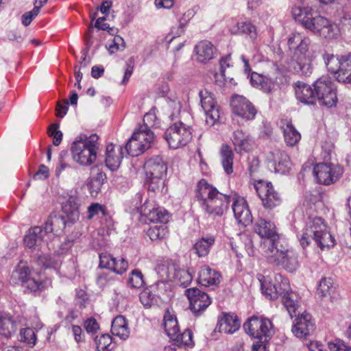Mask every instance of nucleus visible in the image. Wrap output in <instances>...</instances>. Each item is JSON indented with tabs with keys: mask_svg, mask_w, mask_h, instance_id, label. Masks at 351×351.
I'll use <instances>...</instances> for the list:
<instances>
[{
	"mask_svg": "<svg viewBox=\"0 0 351 351\" xmlns=\"http://www.w3.org/2000/svg\"><path fill=\"white\" fill-rule=\"evenodd\" d=\"M84 328L87 332L95 333L99 328V324L93 317H90L84 322Z\"/></svg>",
	"mask_w": 351,
	"mask_h": 351,
	"instance_id": "obj_63",
	"label": "nucleus"
},
{
	"mask_svg": "<svg viewBox=\"0 0 351 351\" xmlns=\"http://www.w3.org/2000/svg\"><path fill=\"white\" fill-rule=\"evenodd\" d=\"M221 164L225 172L230 174L233 171V152L232 149L227 145L222 146L221 149Z\"/></svg>",
	"mask_w": 351,
	"mask_h": 351,
	"instance_id": "obj_43",
	"label": "nucleus"
},
{
	"mask_svg": "<svg viewBox=\"0 0 351 351\" xmlns=\"http://www.w3.org/2000/svg\"><path fill=\"white\" fill-rule=\"evenodd\" d=\"M232 211L238 223L247 226L252 223V215L246 201L240 197H232Z\"/></svg>",
	"mask_w": 351,
	"mask_h": 351,
	"instance_id": "obj_20",
	"label": "nucleus"
},
{
	"mask_svg": "<svg viewBox=\"0 0 351 351\" xmlns=\"http://www.w3.org/2000/svg\"><path fill=\"white\" fill-rule=\"evenodd\" d=\"M254 231L262 239H264L261 247L265 251L266 248L274 245L281 240L280 234L277 232L276 225L270 221L263 218H258L254 224Z\"/></svg>",
	"mask_w": 351,
	"mask_h": 351,
	"instance_id": "obj_11",
	"label": "nucleus"
},
{
	"mask_svg": "<svg viewBox=\"0 0 351 351\" xmlns=\"http://www.w3.org/2000/svg\"><path fill=\"white\" fill-rule=\"evenodd\" d=\"M175 341V344L178 347H189L193 346L194 343L193 341V333L189 329H186L182 333L178 332L172 339Z\"/></svg>",
	"mask_w": 351,
	"mask_h": 351,
	"instance_id": "obj_47",
	"label": "nucleus"
},
{
	"mask_svg": "<svg viewBox=\"0 0 351 351\" xmlns=\"http://www.w3.org/2000/svg\"><path fill=\"white\" fill-rule=\"evenodd\" d=\"M63 215L66 222L75 223L79 219L80 211L78 204L74 201L69 199L62 206Z\"/></svg>",
	"mask_w": 351,
	"mask_h": 351,
	"instance_id": "obj_36",
	"label": "nucleus"
},
{
	"mask_svg": "<svg viewBox=\"0 0 351 351\" xmlns=\"http://www.w3.org/2000/svg\"><path fill=\"white\" fill-rule=\"evenodd\" d=\"M341 65L336 79L339 82L351 83V54L341 56Z\"/></svg>",
	"mask_w": 351,
	"mask_h": 351,
	"instance_id": "obj_32",
	"label": "nucleus"
},
{
	"mask_svg": "<svg viewBox=\"0 0 351 351\" xmlns=\"http://www.w3.org/2000/svg\"><path fill=\"white\" fill-rule=\"evenodd\" d=\"M31 277L29 268L21 262L12 274V279L14 283L23 284Z\"/></svg>",
	"mask_w": 351,
	"mask_h": 351,
	"instance_id": "obj_42",
	"label": "nucleus"
},
{
	"mask_svg": "<svg viewBox=\"0 0 351 351\" xmlns=\"http://www.w3.org/2000/svg\"><path fill=\"white\" fill-rule=\"evenodd\" d=\"M128 285L135 289H140L144 285L143 276L138 269H134L130 274Z\"/></svg>",
	"mask_w": 351,
	"mask_h": 351,
	"instance_id": "obj_51",
	"label": "nucleus"
},
{
	"mask_svg": "<svg viewBox=\"0 0 351 351\" xmlns=\"http://www.w3.org/2000/svg\"><path fill=\"white\" fill-rule=\"evenodd\" d=\"M66 223V221L64 216L53 213L48 217L43 230L45 234L51 232L58 234L64 229Z\"/></svg>",
	"mask_w": 351,
	"mask_h": 351,
	"instance_id": "obj_29",
	"label": "nucleus"
},
{
	"mask_svg": "<svg viewBox=\"0 0 351 351\" xmlns=\"http://www.w3.org/2000/svg\"><path fill=\"white\" fill-rule=\"evenodd\" d=\"M311 39L299 32H293L288 37L287 45L291 51L293 50V60L296 62L295 70L304 76L312 73V66L308 56Z\"/></svg>",
	"mask_w": 351,
	"mask_h": 351,
	"instance_id": "obj_5",
	"label": "nucleus"
},
{
	"mask_svg": "<svg viewBox=\"0 0 351 351\" xmlns=\"http://www.w3.org/2000/svg\"><path fill=\"white\" fill-rule=\"evenodd\" d=\"M132 136L138 141H142L143 144H147L148 148L151 147L154 138V132L151 130H147L146 126H140Z\"/></svg>",
	"mask_w": 351,
	"mask_h": 351,
	"instance_id": "obj_45",
	"label": "nucleus"
},
{
	"mask_svg": "<svg viewBox=\"0 0 351 351\" xmlns=\"http://www.w3.org/2000/svg\"><path fill=\"white\" fill-rule=\"evenodd\" d=\"M149 202L146 199L145 203L138 208L142 215L147 216L152 222L166 223L169 221V214L167 210L160 207L149 209Z\"/></svg>",
	"mask_w": 351,
	"mask_h": 351,
	"instance_id": "obj_24",
	"label": "nucleus"
},
{
	"mask_svg": "<svg viewBox=\"0 0 351 351\" xmlns=\"http://www.w3.org/2000/svg\"><path fill=\"white\" fill-rule=\"evenodd\" d=\"M335 290L333 280L331 278H322L319 282L317 293L322 297L330 295Z\"/></svg>",
	"mask_w": 351,
	"mask_h": 351,
	"instance_id": "obj_48",
	"label": "nucleus"
},
{
	"mask_svg": "<svg viewBox=\"0 0 351 351\" xmlns=\"http://www.w3.org/2000/svg\"><path fill=\"white\" fill-rule=\"evenodd\" d=\"M44 232L40 226H35L29 230L24 238V244L29 248H36L43 241Z\"/></svg>",
	"mask_w": 351,
	"mask_h": 351,
	"instance_id": "obj_30",
	"label": "nucleus"
},
{
	"mask_svg": "<svg viewBox=\"0 0 351 351\" xmlns=\"http://www.w3.org/2000/svg\"><path fill=\"white\" fill-rule=\"evenodd\" d=\"M95 341L97 351H110L112 349V338L109 335L103 334L97 336Z\"/></svg>",
	"mask_w": 351,
	"mask_h": 351,
	"instance_id": "obj_50",
	"label": "nucleus"
},
{
	"mask_svg": "<svg viewBox=\"0 0 351 351\" xmlns=\"http://www.w3.org/2000/svg\"><path fill=\"white\" fill-rule=\"evenodd\" d=\"M264 254L269 263L280 265L289 272L296 270L299 265L296 253L283 240L266 248Z\"/></svg>",
	"mask_w": 351,
	"mask_h": 351,
	"instance_id": "obj_7",
	"label": "nucleus"
},
{
	"mask_svg": "<svg viewBox=\"0 0 351 351\" xmlns=\"http://www.w3.org/2000/svg\"><path fill=\"white\" fill-rule=\"evenodd\" d=\"M235 27V34L245 36L252 40H254L257 37L256 27L249 21L238 22Z\"/></svg>",
	"mask_w": 351,
	"mask_h": 351,
	"instance_id": "obj_40",
	"label": "nucleus"
},
{
	"mask_svg": "<svg viewBox=\"0 0 351 351\" xmlns=\"http://www.w3.org/2000/svg\"><path fill=\"white\" fill-rule=\"evenodd\" d=\"M215 241L213 236L203 237L198 239L193 245L195 254L199 257L207 256L214 245Z\"/></svg>",
	"mask_w": 351,
	"mask_h": 351,
	"instance_id": "obj_33",
	"label": "nucleus"
},
{
	"mask_svg": "<svg viewBox=\"0 0 351 351\" xmlns=\"http://www.w3.org/2000/svg\"><path fill=\"white\" fill-rule=\"evenodd\" d=\"M262 293L269 300H276L286 291H290L287 279L281 274L274 275V282L264 280L261 282Z\"/></svg>",
	"mask_w": 351,
	"mask_h": 351,
	"instance_id": "obj_13",
	"label": "nucleus"
},
{
	"mask_svg": "<svg viewBox=\"0 0 351 351\" xmlns=\"http://www.w3.org/2000/svg\"><path fill=\"white\" fill-rule=\"evenodd\" d=\"M267 160L275 171L286 173L291 169V160L288 154L284 151L274 149L267 154Z\"/></svg>",
	"mask_w": 351,
	"mask_h": 351,
	"instance_id": "obj_19",
	"label": "nucleus"
},
{
	"mask_svg": "<svg viewBox=\"0 0 351 351\" xmlns=\"http://www.w3.org/2000/svg\"><path fill=\"white\" fill-rule=\"evenodd\" d=\"M163 326L166 334L171 340L173 338H175L176 334L180 332V328L176 317L169 312L164 315Z\"/></svg>",
	"mask_w": 351,
	"mask_h": 351,
	"instance_id": "obj_37",
	"label": "nucleus"
},
{
	"mask_svg": "<svg viewBox=\"0 0 351 351\" xmlns=\"http://www.w3.org/2000/svg\"><path fill=\"white\" fill-rule=\"evenodd\" d=\"M324 63L329 72L334 73L336 77L339 75L341 65V56H335L332 53H324L323 54Z\"/></svg>",
	"mask_w": 351,
	"mask_h": 351,
	"instance_id": "obj_39",
	"label": "nucleus"
},
{
	"mask_svg": "<svg viewBox=\"0 0 351 351\" xmlns=\"http://www.w3.org/2000/svg\"><path fill=\"white\" fill-rule=\"evenodd\" d=\"M195 51L197 60L201 63H206L215 58L217 49L210 41L202 40L195 45Z\"/></svg>",
	"mask_w": 351,
	"mask_h": 351,
	"instance_id": "obj_26",
	"label": "nucleus"
},
{
	"mask_svg": "<svg viewBox=\"0 0 351 351\" xmlns=\"http://www.w3.org/2000/svg\"><path fill=\"white\" fill-rule=\"evenodd\" d=\"M245 331L252 337L269 341L273 334V325L267 318L253 316L243 324Z\"/></svg>",
	"mask_w": 351,
	"mask_h": 351,
	"instance_id": "obj_10",
	"label": "nucleus"
},
{
	"mask_svg": "<svg viewBox=\"0 0 351 351\" xmlns=\"http://www.w3.org/2000/svg\"><path fill=\"white\" fill-rule=\"evenodd\" d=\"M148 149L147 144H143L142 141H138L132 136L125 145L127 153L133 157L141 155Z\"/></svg>",
	"mask_w": 351,
	"mask_h": 351,
	"instance_id": "obj_44",
	"label": "nucleus"
},
{
	"mask_svg": "<svg viewBox=\"0 0 351 351\" xmlns=\"http://www.w3.org/2000/svg\"><path fill=\"white\" fill-rule=\"evenodd\" d=\"M342 173L343 169L339 166L328 163H319L313 168V173L317 181L325 185L335 182Z\"/></svg>",
	"mask_w": 351,
	"mask_h": 351,
	"instance_id": "obj_15",
	"label": "nucleus"
},
{
	"mask_svg": "<svg viewBox=\"0 0 351 351\" xmlns=\"http://www.w3.org/2000/svg\"><path fill=\"white\" fill-rule=\"evenodd\" d=\"M105 20V17L98 18L95 22V27L98 29L108 30L110 34H113L117 32V29L110 27L108 23H104Z\"/></svg>",
	"mask_w": 351,
	"mask_h": 351,
	"instance_id": "obj_64",
	"label": "nucleus"
},
{
	"mask_svg": "<svg viewBox=\"0 0 351 351\" xmlns=\"http://www.w3.org/2000/svg\"><path fill=\"white\" fill-rule=\"evenodd\" d=\"M280 128L282 130L285 141L287 145L294 146L300 141L301 135L293 125L291 121L282 120Z\"/></svg>",
	"mask_w": 351,
	"mask_h": 351,
	"instance_id": "obj_28",
	"label": "nucleus"
},
{
	"mask_svg": "<svg viewBox=\"0 0 351 351\" xmlns=\"http://www.w3.org/2000/svg\"><path fill=\"white\" fill-rule=\"evenodd\" d=\"M176 263L171 260L162 261L156 267V271L160 278L165 280H171V276L176 268Z\"/></svg>",
	"mask_w": 351,
	"mask_h": 351,
	"instance_id": "obj_34",
	"label": "nucleus"
},
{
	"mask_svg": "<svg viewBox=\"0 0 351 351\" xmlns=\"http://www.w3.org/2000/svg\"><path fill=\"white\" fill-rule=\"evenodd\" d=\"M241 324L237 317L234 314L222 313L218 317L216 329L219 332L233 334L240 328Z\"/></svg>",
	"mask_w": 351,
	"mask_h": 351,
	"instance_id": "obj_23",
	"label": "nucleus"
},
{
	"mask_svg": "<svg viewBox=\"0 0 351 351\" xmlns=\"http://www.w3.org/2000/svg\"><path fill=\"white\" fill-rule=\"evenodd\" d=\"M190 302V308L195 315H199L211 304L208 295L197 288H190L185 291Z\"/></svg>",
	"mask_w": 351,
	"mask_h": 351,
	"instance_id": "obj_16",
	"label": "nucleus"
},
{
	"mask_svg": "<svg viewBox=\"0 0 351 351\" xmlns=\"http://www.w3.org/2000/svg\"><path fill=\"white\" fill-rule=\"evenodd\" d=\"M292 293L286 291L282 295V301L291 317L296 315L297 304L292 297Z\"/></svg>",
	"mask_w": 351,
	"mask_h": 351,
	"instance_id": "obj_49",
	"label": "nucleus"
},
{
	"mask_svg": "<svg viewBox=\"0 0 351 351\" xmlns=\"http://www.w3.org/2000/svg\"><path fill=\"white\" fill-rule=\"evenodd\" d=\"M16 330V325L9 315H0V335L4 337H11Z\"/></svg>",
	"mask_w": 351,
	"mask_h": 351,
	"instance_id": "obj_38",
	"label": "nucleus"
},
{
	"mask_svg": "<svg viewBox=\"0 0 351 351\" xmlns=\"http://www.w3.org/2000/svg\"><path fill=\"white\" fill-rule=\"evenodd\" d=\"M201 106L206 115V123L213 126L219 119V106L217 104L213 94L208 90H202L199 93Z\"/></svg>",
	"mask_w": 351,
	"mask_h": 351,
	"instance_id": "obj_14",
	"label": "nucleus"
},
{
	"mask_svg": "<svg viewBox=\"0 0 351 351\" xmlns=\"http://www.w3.org/2000/svg\"><path fill=\"white\" fill-rule=\"evenodd\" d=\"M230 106L235 115L245 120L254 119L257 113L254 106L247 98L241 95L233 96Z\"/></svg>",
	"mask_w": 351,
	"mask_h": 351,
	"instance_id": "obj_17",
	"label": "nucleus"
},
{
	"mask_svg": "<svg viewBox=\"0 0 351 351\" xmlns=\"http://www.w3.org/2000/svg\"><path fill=\"white\" fill-rule=\"evenodd\" d=\"M123 157V148L121 145L110 144L106 147L105 163L111 171L117 170L121 165Z\"/></svg>",
	"mask_w": 351,
	"mask_h": 351,
	"instance_id": "obj_25",
	"label": "nucleus"
},
{
	"mask_svg": "<svg viewBox=\"0 0 351 351\" xmlns=\"http://www.w3.org/2000/svg\"><path fill=\"white\" fill-rule=\"evenodd\" d=\"M111 332L113 335L125 340L130 336V330L128 322L123 315L117 316L112 322Z\"/></svg>",
	"mask_w": 351,
	"mask_h": 351,
	"instance_id": "obj_31",
	"label": "nucleus"
},
{
	"mask_svg": "<svg viewBox=\"0 0 351 351\" xmlns=\"http://www.w3.org/2000/svg\"><path fill=\"white\" fill-rule=\"evenodd\" d=\"M328 349L330 351H350L351 347L346 346L345 343L340 339H335L334 341L328 342Z\"/></svg>",
	"mask_w": 351,
	"mask_h": 351,
	"instance_id": "obj_59",
	"label": "nucleus"
},
{
	"mask_svg": "<svg viewBox=\"0 0 351 351\" xmlns=\"http://www.w3.org/2000/svg\"><path fill=\"white\" fill-rule=\"evenodd\" d=\"M196 197L204 211L213 217L223 215L232 199V197L220 193L204 179L197 185Z\"/></svg>",
	"mask_w": 351,
	"mask_h": 351,
	"instance_id": "obj_4",
	"label": "nucleus"
},
{
	"mask_svg": "<svg viewBox=\"0 0 351 351\" xmlns=\"http://www.w3.org/2000/svg\"><path fill=\"white\" fill-rule=\"evenodd\" d=\"M254 188L267 208H273L282 202L280 194L274 189L271 182L258 180L254 182Z\"/></svg>",
	"mask_w": 351,
	"mask_h": 351,
	"instance_id": "obj_12",
	"label": "nucleus"
},
{
	"mask_svg": "<svg viewBox=\"0 0 351 351\" xmlns=\"http://www.w3.org/2000/svg\"><path fill=\"white\" fill-rule=\"evenodd\" d=\"M299 240L304 250L312 243L322 250H329L335 245V239L328 230L324 219L315 215L307 218Z\"/></svg>",
	"mask_w": 351,
	"mask_h": 351,
	"instance_id": "obj_3",
	"label": "nucleus"
},
{
	"mask_svg": "<svg viewBox=\"0 0 351 351\" xmlns=\"http://www.w3.org/2000/svg\"><path fill=\"white\" fill-rule=\"evenodd\" d=\"M193 11L192 10H188L185 12L182 16L179 19V24L176 32L174 33L173 38L176 36H180L184 32V27L186 26L188 22L193 16Z\"/></svg>",
	"mask_w": 351,
	"mask_h": 351,
	"instance_id": "obj_52",
	"label": "nucleus"
},
{
	"mask_svg": "<svg viewBox=\"0 0 351 351\" xmlns=\"http://www.w3.org/2000/svg\"><path fill=\"white\" fill-rule=\"evenodd\" d=\"M107 47L110 53H114L118 51H123L125 48V43L121 36H115L112 40L109 42Z\"/></svg>",
	"mask_w": 351,
	"mask_h": 351,
	"instance_id": "obj_55",
	"label": "nucleus"
},
{
	"mask_svg": "<svg viewBox=\"0 0 351 351\" xmlns=\"http://www.w3.org/2000/svg\"><path fill=\"white\" fill-rule=\"evenodd\" d=\"M231 140L237 154L247 153L253 149L254 141L251 136L243 130L234 131Z\"/></svg>",
	"mask_w": 351,
	"mask_h": 351,
	"instance_id": "obj_22",
	"label": "nucleus"
},
{
	"mask_svg": "<svg viewBox=\"0 0 351 351\" xmlns=\"http://www.w3.org/2000/svg\"><path fill=\"white\" fill-rule=\"evenodd\" d=\"M162 111L165 117L173 121L174 118H176L180 113V101L177 99H167L166 103L162 107Z\"/></svg>",
	"mask_w": 351,
	"mask_h": 351,
	"instance_id": "obj_35",
	"label": "nucleus"
},
{
	"mask_svg": "<svg viewBox=\"0 0 351 351\" xmlns=\"http://www.w3.org/2000/svg\"><path fill=\"white\" fill-rule=\"evenodd\" d=\"M145 181L148 190L156 192L163 186V178L167 171L165 162L160 156H156L147 160L144 165Z\"/></svg>",
	"mask_w": 351,
	"mask_h": 351,
	"instance_id": "obj_8",
	"label": "nucleus"
},
{
	"mask_svg": "<svg viewBox=\"0 0 351 351\" xmlns=\"http://www.w3.org/2000/svg\"><path fill=\"white\" fill-rule=\"evenodd\" d=\"M291 13L295 21L321 38L332 40L340 36L339 27L335 23L317 14L311 8L295 6L292 8Z\"/></svg>",
	"mask_w": 351,
	"mask_h": 351,
	"instance_id": "obj_2",
	"label": "nucleus"
},
{
	"mask_svg": "<svg viewBox=\"0 0 351 351\" xmlns=\"http://www.w3.org/2000/svg\"><path fill=\"white\" fill-rule=\"evenodd\" d=\"M21 340L29 344L35 345L36 336L32 328H25L20 331Z\"/></svg>",
	"mask_w": 351,
	"mask_h": 351,
	"instance_id": "obj_57",
	"label": "nucleus"
},
{
	"mask_svg": "<svg viewBox=\"0 0 351 351\" xmlns=\"http://www.w3.org/2000/svg\"><path fill=\"white\" fill-rule=\"evenodd\" d=\"M141 126H146L147 130H151V128L159 126V121L156 115L155 108H153L149 112L144 115L143 124Z\"/></svg>",
	"mask_w": 351,
	"mask_h": 351,
	"instance_id": "obj_53",
	"label": "nucleus"
},
{
	"mask_svg": "<svg viewBox=\"0 0 351 351\" xmlns=\"http://www.w3.org/2000/svg\"><path fill=\"white\" fill-rule=\"evenodd\" d=\"M59 124L53 123L49 125L48 128V135L53 137V144L55 146H58L62 140V132L58 130Z\"/></svg>",
	"mask_w": 351,
	"mask_h": 351,
	"instance_id": "obj_54",
	"label": "nucleus"
},
{
	"mask_svg": "<svg viewBox=\"0 0 351 351\" xmlns=\"http://www.w3.org/2000/svg\"><path fill=\"white\" fill-rule=\"evenodd\" d=\"M98 139L95 134L88 137L85 135L77 137L71 147L73 159L82 165L93 164L97 158Z\"/></svg>",
	"mask_w": 351,
	"mask_h": 351,
	"instance_id": "obj_6",
	"label": "nucleus"
},
{
	"mask_svg": "<svg viewBox=\"0 0 351 351\" xmlns=\"http://www.w3.org/2000/svg\"><path fill=\"white\" fill-rule=\"evenodd\" d=\"M141 302L146 307H151L154 302V296L149 291H143L139 296Z\"/></svg>",
	"mask_w": 351,
	"mask_h": 351,
	"instance_id": "obj_62",
	"label": "nucleus"
},
{
	"mask_svg": "<svg viewBox=\"0 0 351 351\" xmlns=\"http://www.w3.org/2000/svg\"><path fill=\"white\" fill-rule=\"evenodd\" d=\"M38 263L45 268H56L60 265L58 261L54 260L48 255L39 256Z\"/></svg>",
	"mask_w": 351,
	"mask_h": 351,
	"instance_id": "obj_58",
	"label": "nucleus"
},
{
	"mask_svg": "<svg viewBox=\"0 0 351 351\" xmlns=\"http://www.w3.org/2000/svg\"><path fill=\"white\" fill-rule=\"evenodd\" d=\"M164 135L169 146L173 149L184 147L192 139L191 128L180 121L170 125Z\"/></svg>",
	"mask_w": 351,
	"mask_h": 351,
	"instance_id": "obj_9",
	"label": "nucleus"
},
{
	"mask_svg": "<svg viewBox=\"0 0 351 351\" xmlns=\"http://www.w3.org/2000/svg\"><path fill=\"white\" fill-rule=\"evenodd\" d=\"M220 278L221 276L217 271L204 265L199 271L197 280L202 286L210 287L219 285Z\"/></svg>",
	"mask_w": 351,
	"mask_h": 351,
	"instance_id": "obj_27",
	"label": "nucleus"
},
{
	"mask_svg": "<svg viewBox=\"0 0 351 351\" xmlns=\"http://www.w3.org/2000/svg\"><path fill=\"white\" fill-rule=\"evenodd\" d=\"M106 216V211L105 208L99 203H93L88 207L87 219H92L95 216Z\"/></svg>",
	"mask_w": 351,
	"mask_h": 351,
	"instance_id": "obj_56",
	"label": "nucleus"
},
{
	"mask_svg": "<svg viewBox=\"0 0 351 351\" xmlns=\"http://www.w3.org/2000/svg\"><path fill=\"white\" fill-rule=\"evenodd\" d=\"M313 87L304 82L295 84L296 99L306 105H314L317 102L326 108L335 106L337 102V88L330 77L323 75L313 84Z\"/></svg>",
	"mask_w": 351,
	"mask_h": 351,
	"instance_id": "obj_1",
	"label": "nucleus"
},
{
	"mask_svg": "<svg viewBox=\"0 0 351 351\" xmlns=\"http://www.w3.org/2000/svg\"><path fill=\"white\" fill-rule=\"evenodd\" d=\"M192 279V275L189 271L180 269L179 265H176V268L170 281H173L180 286L186 287L191 282Z\"/></svg>",
	"mask_w": 351,
	"mask_h": 351,
	"instance_id": "obj_41",
	"label": "nucleus"
},
{
	"mask_svg": "<svg viewBox=\"0 0 351 351\" xmlns=\"http://www.w3.org/2000/svg\"><path fill=\"white\" fill-rule=\"evenodd\" d=\"M99 267L110 269L117 274H122L128 268V263L123 258H114L108 253L99 254Z\"/></svg>",
	"mask_w": 351,
	"mask_h": 351,
	"instance_id": "obj_21",
	"label": "nucleus"
},
{
	"mask_svg": "<svg viewBox=\"0 0 351 351\" xmlns=\"http://www.w3.org/2000/svg\"><path fill=\"white\" fill-rule=\"evenodd\" d=\"M23 286L30 291H36L43 288V282H39L32 276L25 281Z\"/></svg>",
	"mask_w": 351,
	"mask_h": 351,
	"instance_id": "obj_60",
	"label": "nucleus"
},
{
	"mask_svg": "<svg viewBox=\"0 0 351 351\" xmlns=\"http://www.w3.org/2000/svg\"><path fill=\"white\" fill-rule=\"evenodd\" d=\"M292 332L298 338H305L311 335L315 330V322L308 313L298 316L292 327Z\"/></svg>",
	"mask_w": 351,
	"mask_h": 351,
	"instance_id": "obj_18",
	"label": "nucleus"
},
{
	"mask_svg": "<svg viewBox=\"0 0 351 351\" xmlns=\"http://www.w3.org/2000/svg\"><path fill=\"white\" fill-rule=\"evenodd\" d=\"M147 234L152 241L161 240L168 234V229L165 223L154 225L148 229Z\"/></svg>",
	"mask_w": 351,
	"mask_h": 351,
	"instance_id": "obj_46",
	"label": "nucleus"
},
{
	"mask_svg": "<svg viewBox=\"0 0 351 351\" xmlns=\"http://www.w3.org/2000/svg\"><path fill=\"white\" fill-rule=\"evenodd\" d=\"M39 7H34L32 10L24 13L22 16V23L28 26L32 20L38 14Z\"/></svg>",
	"mask_w": 351,
	"mask_h": 351,
	"instance_id": "obj_61",
	"label": "nucleus"
}]
</instances>
